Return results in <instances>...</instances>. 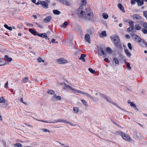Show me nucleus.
Segmentation results:
<instances>
[{
  "label": "nucleus",
  "instance_id": "c03bdc74",
  "mask_svg": "<svg viewBox=\"0 0 147 147\" xmlns=\"http://www.w3.org/2000/svg\"><path fill=\"white\" fill-rule=\"evenodd\" d=\"M106 51L107 52L109 53H111V50L109 47H107L106 49Z\"/></svg>",
  "mask_w": 147,
  "mask_h": 147
},
{
  "label": "nucleus",
  "instance_id": "b1692460",
  "mask_svg": "<svg viewBox=\"0 0 147 147\" xmlns=\"http://www.w3.org/2000/svg\"><path fill=\"white\" fill-rule=\"evenodd\" d=\"M125 52L127 55L129 57H130L131 55V53L127 49H126L125 50Z\"/></svg>",
  "mask_w": 147,
  "mask_h": 147
},
{
  "label": "nucleus",
  "instance_id": "f8f14e48",
  "mask_svg": "<svg viewBox=\"0 0 147 147\" xmlns=\"http://www.w3.org/2000/svg\"><path fill=\"white\" fill-rule=\"evenodd\" d=\"M40 4L42 5V6L45 8H47L48 7V4L47 3L44 1H40Z\"/></svg>",
  "mask_w": 147,
  "mask_h": 147
},
{
  "label": "nucleus",
  "instance_id": "cd10ccee",
  "mask_svg": "<svg viewBox=\"0 0 147 147\" xmlns=\"http://www.w3.org/2000/svg\"><path fill=\"white\" fill-rule=\"evenodd\" d=\"M53 12L56 15H59L60 13V11L57 9L53 10Z\"/></svg>",
  "mask_w": 147,
  "mask_h": 147
},
{
  "label": "nucleus",
  "instance_id": "ddd939ff",
  "mask_svg": "<svg viewBox=\"0 0 147 147\" xmlns=\"http://www.w3.org/2000/svg\"><path fill=\"white\" fill-rule=\"evenodd\" d=\"M131 17L134 19L138 20L141 19L142 17L140 16L137 14H135L131 16Z\"/></svg>",
  "mask_w": 147,
  "mask_h": 147
},
{
  "label": "nucleus",
  "instance_id": "c85d7f7f",
  "mask_svg": "<svg viewBox=\"0 0 147 147\" xmlns=\"http://www.w3.org/2000/svg\"><path fill=\"white\" fill-rule=\"evenodd\" d=\"M47 93L50 94H55V92L53 90L48 89Z\"/></svg>",
  "mask_w": 147,
  "mask_h": 147
},
{
  "label": "nucleus",
  "instance_id": "412c9836",
  "mask_svg": "<svg viewBox=\"0 0 147 147\" xmlns=\"http://www.w3.org/2000/svg\"><path fill=\"white\" fill-rule=\"evenodd\" d=\"M86 55L83 54H82L80 56V57L79 58L80 59L82 60L83 61L85 62V59H84V58L86 57Z\"/></svg>",
  "mask_w": 147,
  "mask_h": 147
},
{
  "label": "nucleus",
  "instance_id": "680f3d73",
  "mask_svg": "<svg viewBox=\"0 0 147 147\" xmlns=\"http://www.w3.org/2000/svg\"><path fill=\"white\" fill-rule=\"evenodd\" d=\"M24 124H25L26 125L28 126L29 127H32V126L31 125H30V124H27L26 123H24Z\"/></svg>",
  "mask_w": 147,
  "mask_h": 147
},
{
  "label": "nucleus",
  "instance_id": "338daca9",
  "mask_svg": "<svg viewBox=\"0 0 147 147\" xmlns=\"http://www.w3.org/2000/svg\"><path fill=\"white\" fill-rule=\"evenodd\" d=\"M0 120L1 121H2V120H3L2 117L0 114Z\"/></svg>",
  "mask_w": 147,
  "mask_h": 147
},
{
  "label": "nucleus",
  "instance_id": "052dcab7",
  "mask_svg": "<svg viewBox=\"0 0 147 147\" xmlns=\"http://www.w3.org/2000/svg\"><path fill=\"white\" fill-rule=\"evenodd\" d=\"M84 94L86 96H88V97L90 95L88 93H87L86 92H85Z\"/></svg>",
  "mask_w": 147,
  "mask_h": 147
},
{
  "label": "nucleus",
  "instance_id": "6e6d98bb",
  "mask_svg": "<svg viewBox=\"0 0 147 147\" xmlns=\"http://www.w3.org/2000/svg\"><path fill=\"white\" fill-rule=\"evenodd\" d=\"M125 37L127 39H129L130 38V36L128 34H126L125 35Z\"/></svg>",
  "mask_w": 147,
  "mask_h": 147
},
{
  "label": "nucleus",
  "instance_id": "aec40b11",
  "mask_svg": "<svg viewBox=\"0 0 147 147\" xmlns=\"http://www.w3.org/2000/svg\"><path fill=\"white\" fill-rule=\"evenodd\" d=\"M134 22L131 21L129 22L130 27L131 28V30H134L135 29V27L134 24Z\"/></svg>",
  "mask_w": 147,
  "mask_h": 147
},
{
  "label": "nucleus",
  "instance_id": "13d9d810",
  "mask_svg": "<svg viewBox=\"0 0 147 147\" xmlns=\"http://www.w3.org/2000/svg\"><path fill=\"white\" fill-rule=\"evenodd\" d=\"M8 84V82L7 81V82L5 84V86H4L5 88H6Z\"/></svg>",
  "mask_w": 147,
  "mask_h": 147
},
{
  "label": "nucleus",
  "instance_id": "bf43d9fd",
  "mask_svg": "<svg viewBox=\"0 0 147 147\" xmlns=\"http://www.w3.org/2000/svg\"><path fill=\"white\" fill-rule=\"evenodd\" d=\"M39 1L37 3H36L35 4L36 5H38L40 4V1Z\"/></svg>",
  "mask_w": 147,
  "mask_h": 147
},
{
  "label": "nucleus",
  "instance_id": "774afa93",
  "mask_svg": "<svg viewBox=\"0 0 147 147\" xmlns=\"http://www.w3.org/2000/svg\"><path fill=\"white\" fill-rule=\"evenodd\" d=\"M127 102L128 103L130 104H131V102H130V101L129 100H128Z\"/></svg>",
  "mask_w": 147,
  "mask_h": 147
},
{
  "label": "nucleus",
  "instance_id": "69168bd1",
  "mask_svg": "<svg viewBox=\"0 0 147 147\" xmlns=\"http://www.w3.org/2000/svg\"><path fill=\"white\" fill-rule=\"evenodd\" d=\"M46 2V3H47V4H48L49 3H50V1L49 0H45Z\"/></svg>",
  "mask_w": 147,
  "mask_h": 147
},
{
  "label": "nucleus",
  "instance_id": "393cba45",
  "mask_svg": "<svg viewBox=\"0 0 147 147\" xmlns=\"http://www.w3.org/2000/svg\"><path fill=\"white\" fill-rule=\"evenodd\" d=\"M6 100H5L4 98L3 97H0V103H5Z\"/></svg>",
  "mask_w": 147,
  "mask_h": 147
},
{
  "label": "nucleus",
  "instance_id": "f03ea898",
  "mask_svg": "<svg viewBox=\"0 0 147 147\" xmlns=\"http://www.w3.org/2000/svg\"><path fill=\"white\" fill-rule=\"evenodd\" d=\"M111 38L116 47H118L119 45V47H122V45L120 43V39L118 36L113 35L111 36Z\"/></svg>",
  "mask_w": 147,
  "mask_h": 147
},
{
  "label": "nucleus",
  "instance_id": "473e14b6",
  "mask_svg": "<svg viewBox=\"0 0 147 147\" xmlns=\"http://www.w3.org/2000/svg\"><path fill=\"white\" fill-rule=\"evenodd\" d=\"M4 26L5 28L9 30L10 31L12 30V28L11 27L8 26L7 25L5 24L4 25Z\"/></svg>",
  "mask_w": 147,
  "mask_h": 147
},
{
  "label": "nucleus",
  "instance_id": "2f4dec72",
  "mask_svg": "<svg viewBox=\"0 0 147 147\" xmlns=\"http://www.w3.org/2000/svg\"><path fill=\"white\" fill-rule=\"evenodd\" d=\"M113 61H115V64L117 65L119 64V61L117 59L115 58H113Z\"/></svg>",
  "mask_w": 147,
  "mask_h": 147
},
{
  "label": "nucleus",
  "instance_id": "5701e85b",
  "mask_svg": "<svg viewBox=\"0 0 147 147\" xmlns=\"http://www.w3.org/2000/svg\"><path fill=\"white\" fill-rule=\"evenodd\" d=\"M29 31L32 34H34V35H37V34L38 33L36 31H35L34 30L30 28L29 29Z\"/></svg>",
  "mask_w": 147,
  "mask_h": 147
},
{
  "label": "nucleus",
  "instance_id": "a18cd8bd",
  "mask_svg": "<svg viewBox=\"0 0 147 147\" xmlns=\"http://www.w3.org/2000/svg\"><path fill=\"white\" fill-rule=\"evenodd\" d=\"M2 60L0 58V66H2L4 65V63L2 62Z\"/></svg>",
  "mask_w": 147,
  "mask_h": 147
},
{
  "label": "nucleus",
  "instance_id": "5fc2aeb1",
  "mask_svg": "<svg viewBox=\"0 0 147 147\" xmlns=\"http://www.w3.org/2000/svg\"><path fill=\"white\" fill-rule=\"evenodd\" d=\"M143 26L145 28L147 29V23H144Z\"/></svg>",
  "mask_w": 147,
  "mask_h": 147
},
{
  "label": "nucleus",
  "instance_id": "37998d69",
  "mask_svg": "<svg viewBox=\"0 0 147 147\" xmlns=\"http://www.w3.org/2000/svg\"><path fill=\"white\" fill-rule=\"evenodd\" d=\"M77 92L78 93L81 94H84L85 92H82L80 90H76V92Z\"/></svg>",
  "mask_w": 147,
  "mask_h": 147
},
{
  "label": "nucleus",
  "instance_id": "6ab92c4d",
  "mask_svg": "<svg viewBox=\"0 0 147 147\" xmlns=\"http://www.w3.org/2000/svg\"><path fill=\"white\" fill-rule=\"evenodd\" d=\"M118 7L119 8V9L123 12H125V11L123 7L121 4L119 3L118 4Z\"/></svg>",
  "mask_w": 147,
  "mask_h": 147
},
{
  "label": "nucleus",
  "instance_id": "79ce46f5",
  "mask_svg": "<svg viewBox=\"0 0 147 147\" xmlns=\"http://www.w3.org/2000/svg\"><path fill=\"white\" fill-rule=\"evenodd\" d=\"M88 70L92 74H94L95 73V71L91 68H89Z\"/></svg>",
  "mask_w": 147,
  "mask_h": 147
},
{
  "label": "nucleus",
  "instance_id": "72a5a7b5",
  "mask_svg": "<svg viewBox=\"0 0 147 147\" xmlns=\"http://www.w3.org/2000/svg\"><path fill=\"white\" fill-rule=\"evenodd\" d=\"M81 101L83 104L86 107L88 106V104L84 100L82 99L81 100Z\"/></svg>",
  "mask_w": 147,
  "mask_h": 147
},
{
  "label": "nucleus",
  "instance_id": "2eb2a0df",
  "mask_svg": "<svg viewBox=\"0 0 147 147\" xmlns=\"http://www.w3.org/2000/svg\"><path fill=\"white\" fill-rule=\"evenodd\" d=\"M134 1L137 2L139 6H142L144 4V0H134Z\"/></svg>",
  "mask_w": 147,
  "mask_h": 147
},
{
  "label": "nucleus",
  "instance_id": "bb28decb",
  "mask_svg": "<svg viewBox=\"0 0 147 147\" xmlns=\"http://www.w3.org/2000/svg\"><path fill=\"white\" fill-rule=\"evenodd\" d=\"M5 59L7 60V61L11 62L12 60V59L11 58L9 57L7 55L5 56Z\"/></svg>",
  "mask_w": 147,
  "mask_h": 147
},
{
  "label": "nucleus",
  "instance_id": "f3484780",
  "mask_svg": "<svg viewBox=\"0 0 147 147\" xmlns=\"http://www.w3.org/2000/svg\"><path fill=\"white\" fill-rule=\"evenodd\" d=\"M52 17L51 16H49L46 17L45 18L44 21L45 23H47L49 22L51 19Z\"/></svg>",
  "mask_w": 147,
  "mask_h": 147
},
{
  "label": "nucleus",
  "instance_id": "f257e3e1",
  "mask_svg": "<svg viewBox=\"0 0 147 147\" xmlns=\"http://www.w3.org/2000/svg\"><path fill=\"white\" fill-rule=\"evenodd\" d=\"M81 2L83 5L81 6L78 9L77 15L82 19L88 20L91 19L93 17V13L90 8L84 5L87 3L86 0H82Z\"/></svg>",
  "mask_w": 147,
  "mask_h": 147
},
{
  "label": "nucleus",
  "instance_id": "e433bc0d",
  "mask_svg": "<svg viewBox=\"0 0 147 147\" xmlns=\"http://www.w3.org/2000/svg\"><path fill=\"white\" fill-rule=\"evenodd\" d=\"M135 27L137 30H140L141 28V26L139 25L138 24L136 25Z\"/></svg>",
  "mask_w": 147,
  "mask_h": 147
},
{
  "label": "nucleus",
  "instance_id": "3c124183",
  "mask_svg": "<svg viewBox=\"0 0 147 147\" xmlns=\"http://www.w3.org/2000/svg\"><path fill=\"white\" fill-rule=\"evenodd\" d=\"M42 130L44 131L45 132H48L49 133H50V131L48 130H47L45 129H42Z\"/></svg>",
  "mask_w": 147,
  "mask_h": 147
},
{
  "label": "nucleus",
  "instance_id": "8fccbe9b",
  "mask_svg": "<svg viewBox=\"0 0 147 147\" xmlns=\"http://www.w3.org/2000/svg\"><path fill=\"white\" fill-rule=\"evenodd\" d=\"M55 39H54V38H53L52 40H51V42L52 43H58V42L57 41L55 42Z\"/></svg>",
  "mask_w": 147,
  "mask_h": 147
},
{
  "label": "nucleus",
  "instance_id": "0eeeda50",
  "mask_svg": "<svg viewBox=\"0 0 147 147\" xmlns=\"http://www.w3.org/2000/svg\"><path fill=\"white\" fill-rule=\"evenodd\" d=\"M56 121L57 122H63L65 123H68L71 126H74V125L70 123L69 121H68L67 120L64 119H58L56 120Z\"/></svg>",
  "mask_w": 147,
  "mask_h": 147
},
{
  "label": "nucleus",
  "instance_id": "4468645a",
  "mask_svg": "<svg viewBox=\"0 0 147 147\" xmlns=\"http://www.w3.org/2000/svg\"><path fill=\"white\" fill-rule=\"evenodd\" d=\"M29 81V78L28 77H26L22 78L21 80L22 83L25 84L28 82Z\"/></svg>",
  "mask_w": 147,
  "mask_h": 147
},
{
  "label": "nucleus",
  "instance_id": "4be33fe9",
  "mask_svg": "<svg viewBox=\"0 0 147 147\" xmlns=\"http://www.w3.org/2000/svg\"><path fill=\"white\" fill-rule=\"evenodd\" d=\"M37 34L38 36L43 38L46 37L47 36V34L45 33H42L41 34H39L38 33V34Z\"/></svg>",
  "mask_w": 147,
  "mask_h": 147
},
{
  "label": "nucleus",
  "instance_id": "7ed1b4c3",
  "mask_svg": "<svg viewBox=\"0 0 147 147\" xmlns=\"http://www.w3.org/2000/svg\"><path fill=\"white\" fill-rule=\"evenodd\" d=\"M100 96L101 97L105 99L108 102L112 103L114 105H116L117 107H118V108L124 111L123 109L120 107L118 106V105L116 103L113 102L112 100L110 99L109 97L107 96L104 94H100ZM124 111H126L125 110H124Z\"/></svg>",
  "mask_w": 147,
  "mask_h": 147
},
{
  "label": "nucleus",
  "instance_id": "4c0bfd02",
  "mask_svg": "<svg viewBox=\"0 0 147 147\" xmlns=\"http://www.w3.org/2000/svg\"><path fill=\"white\" fill-rule=\"evenodd\" d=\"M73 110L76 113H78V109L77 107H75L74 108Z\"/></svg>",
  "mask_w": 147,
  "mask_h": 147
},
{
  "label": "nucleus",
  "instance_id": "de8ad7c7",
  "mask_svg": "<svg viewBox=\"0 0 147 147\" xmlns=\"http://www.w3.org/2000/svg\"><path fill=\"white\" fill-rule=\"evenodd\" d=\"M142 32L145 34L147 33V30L145 28L142 29Z\"/></svg>",
  "mask_w": 147,
  "mask_h": 147
},
{
  "label": "nucleus",
  "instance_id": "7c9ffc66",
  "mask_svg": "<svg viewBox=\"0 0 147 147\" xmlns=\"http://www.w3.org/2000/svg\"><path fill=\"white\" fill-rule=\"evenodd\" d=\"M102 16L103 18L105 19H107L108 17V16L105 13H104L102 14Z\"/></svg>",
  "mask_w": 147,
  "mask_h": 147
},
{
  "label": "nucleus",
  "instance_id": "a19ab883",
  "mask_svg": "<svg viewBox=\"0 0 147 147\" xmlns=\"http://www.w3.org/2000/svg\"><path fill=\"white\" fill-rule=\"evenodd\" d=\"M87 32L90 34H92L94 33L93 31L92 30L90 29H88L87 31Z\"/></svg>",
  "mask_w": 147,
  "mask_h": 147
},
{
  "label": "nucleus",
  "instance_id": "603ef678",
  "mask_svg": "<svg viewBox=\"0 0 147 147\" xmlns=\"http://www.w3.org/2000/svg\"><path fill=\"white\" fill-rule=\"evenodd\" d=\"M131 30V28L129 27L127 29V31L128 32H130L133 30Z\"/></svg>",
  "mask_w": 147,
  "mask_h": 147
},
{
  "label": "nucleus",
  "instance_id": "20e7f679",
  "mask_svg": "<svg viewBox=\"0 0 147 147\" xmlns=\"http://www.w3.org/2000/svg\"><path fill=\"white\" fill-rule=\"evenodd\" d=\"M120 135L123 139L127 141H129L131 140L129 136L125 133H124L122 132H120Z\"/></svg>",
  "mask_w": 147,
  "mask_h": 147
},
{
  "label": "nucleus",
  "instance_id": "4d7b16f0",
  "mask_svg": "<svg viewBox=\"0 0 147 147\" xmlns=\"http://www.w3.org/2000/svg\"><path fill=\"white\" fill-rule=\"evenodd\" d=\"M135 1L134 0H131V3L132 4H135Z\"/></svg>",
  "mask_w": 147,
  "mask_h": 147
},
{
  "label": "nucleus",
  "instance_id": "864d4df0",
  "mask_svg": "<svg viewBox=\"0 0 147 147\" xmlns=\"http://www.w3.org/2000/svg\"><path fill=\"white\" fill-rule=\"evenodd\" d=\"M20 101H21V102H22L25 105H26V102H24L23 101V98H20Z\"/></svg>",
  "mask_w": 147,
  "mask_h": 147
},
{
  "label": "nucleus",
  "instance_id": "e2e57ef3",
  "mask_svg": "<svg viewBox=\"0 0 147 147\" xmlns=\"http://www.w3.org/2000/svg\"><path fill=\"white\" fill-rule=\"evenodd\" d=\"M104 60L106 62H107L109 61V59L108 58H106L104 59Z\"/></svg>",
  "mask_w": 147,
  "mask_h": 147
},
{
  "label": "nucleus",
  "instance_id": "58836bf2",
  "mask_svg": "<svg viewBox=\"0 0 147 147\" xmlns=\"http://www.w3.org/2000/svg\"><path fill=\"white\" fill-rule=\"evenodd\" d=\"M37 60L40 63L42 62H44V60H42V58L40 57L38 58V59Z\"/></svg>",
  "mask_w": 147,
  "mask_h": 147
},
{
  "label": "nucleus",
  "instance_id": "423d86ee",
  "mask_svg": "<svg viewBox=\"0 0 147 147\" xmlns=\"http://www.w3.org/2000/svg\"><path fill=\"white\" fill-rule=\"evenodd\" d=\"M131 36L136 42L138 43L141 42L142 39L139 36L135 34H131Z\"/></svg>",
  "mask_w": 147,
  "mask_h": 147
},
{
  "label": "nucleus",
  "instance_id": "ea45409f",
  "mask_svg": "<svg viewBox=\"0 0 147 147\" xmlns=\"http://www.w3.org/2000/svg\"><path fill=\"white\" fill-rule=\"evenodd\" d=\"M127 45H128V47L129 49L130 50H132V48L131 46V44L130 43H128V44H127Z\"/></svg>",
  "mask_w": 147,
  "mask_h": 147
},
{
  "label": "nucleus",
  "instance_id": "9b49d317",
  "mask_svg": "<svg viewBox=\"0 0 147 147\" xmlns=\"http://www.w3.org/2000/svg\"><path fill=\"white\" fill-rule=\"evenodd\" d=\"M61 99V97L60 96H57L55 94L54 95L52 98L53 100L56 101L57 100H60Z\"/></svg>",
  "mask_w": 147,
  "mask_h": 147
},
{
  "label": "nucleus",
  "instance_id": "49530a36",
  "mask_svg": "<svg viewBox=\"0 0 147 147\" xmlns=\"http://www.w3.org/2000/svg\"><path fill=\"white\" fill-rule=\"evenodd\" d=\"M90 98V99L92 100H93L94 101H94V98L92 97L91 95H89V96H88Z\"/></svg>",
  "mask_w": 147,
  "mask_h": 147
},
{
  "label": "nucleus",
  "instance_id": "09e8293b",
  "mask_svg": "<svg viewBox=\"0 0 147 147\" xmlns=\"http://www.w3.org/2000/svg\"><path fill=\"white\" fill-rule=\"evenodd\" d=\"M130 105L132 107H136V105L134 104V102H131V104H130Z\"/></svg>",
  "mask_w": 147,
  "mask_h": 147
},
{
  "label": "nucleus",
  "instance_id": "c756f323",
  "mask_svg": "<svg viewBox=\"0 0 147 147\" xmlns=\"http://www.w3.org/2000/svg\"><path fill=\"white\" fill-rule=\"evenodd\" d=\"M14 147H22V145L20 143H16L14 144Z\"/></svg>",
  "mask_w": 147,
  "mask_h": 147
},
{
  "label": "nucleus",
  "instance_id": "a211bd4d",
  "mask_svg": "<svg viewBox=\"0 0 147 147\" xmlns=\"http://www.w3.org/2000/svg\"><path fill=\"white\" fill-rule=\"evenodd\" d=\"M34 119L36 120H37V121H41V122H45V123H57V122L56 121V120H55L54 121H50V122H48L47 121H44V120H38V119H37L35 118H34Z\"/></svg>",
  "mask_w": 147,
  "mask_h": 147
},
{
  "label": "nucleus",
  "instance_id": "39448f33",
  "mask_svg": "<svg viewBox=\"0 0 147 147\" xmlns=\"http://www.w3.org/2000/svg\"><path fill=\"white\" fill-rule=\"evenodd\" d=\"M98 51L97 53H98L99 55L102 56L105 55L106 53L103 50L102 47L101 46H97Z\"/></svg>",
  "mask_w": 147,
  "mask_h": 147
},
{
  "label": "nucleus",
  "instance_id": "dca6fc26",
  "mask_svg": "<svg viewBox=\"0 0 147 147\" xmlns=\"http://www.w3.org/2000/svg\"><path fill=\"white\" fill-rule=\"evenodd\" d=\"M85 39L86 41L88 42L89 43H90V37L89 34H86L85 36Z\"/></svg>",
  "mask_w": 147,
  "mask_h": 147
},
{
  "label": "nucleus",
  "instance_id": "0e129e2a",
  "mask_svg": "<svg viewBox=\"0 0 147 147\" xmlns=\"http://www.w3.org/2000/svg\"><path fill=\"white\" fill-rule=\"evenodd\" d=\"M32 16L35 19H36L37 18V16L35 15H33Z\"/></svg>",
  "mask_w": 147,
  "mask_h": 147
},
{
  "label": "nucleus",
  "instance_id": "6e6552de",
  "mask_svg": "<svg viewBox=\"0 0 147 147\" xmlns=\"http://www.w3.org/2000/svg\"><path fill=\"white\" fill-rule=\"evenodd\" d=\"M57 62L59 64H64L67 63V61L63 58L57 59Z\"/></svg>",
  "mask_w": 147,
  "mask_h": 147
},
{
  "label": "nucleus",
  "instance_id": "c9c22d12",
  "mask_svg": "<svg viewBox=\"0 0 147 147\" xmlns=\"http://www.w3.org/2000/svg\"><path fill=\"white\" fill-rule=\"evenodd\" d=\"M127 68L128 70H130L131 69V67L130 66V64L129 63H126Z\"/></svg>",
  "mask_w": 147,
  "mask_h": 147
},
{
  "label": "nucleus",
  "instance_id": "f704fd0d",
  "mask_svg": "<svg viewBox=\"0 0 147 147\" xmlns=\"http://www.w3.org/2000/svg\"><path fill=\"white\" fill-rule=\"evenodd\" d=\"M68 22H65L61 26V27H66L68 25Z\"/></svg>",
  "mask_w": 147,
  "mask_h": 147
},
{
  "label": "nucleus",
  "instance_id": "a878e982",
  "mask_svg": "<svg viewBox=\"0 0 147 147\" xmlns=\"http://www.w3.org/2000/svg\"><path fill=\"white\" fill-rule=\"evenodd\" d=\"M107 36L106 31L104 30L101 32V34L100 35V36L102 37L103 36Z\"/></svg>",
  "mask_w": 147,
  "mask_h": 147
},
{
  "label": "nucleus",
  "instance_id": "9d476101",
  "mask_svg": "<svg viewBox=\"0 0 147 147\" xmlns=\"http://www.w3.org/2000/svg\"><path fill=\"white\" fill-rule=\"evenodd\" d=\"M60 2L67 6H69L71 3L67 0H59Z\"/></svg>",
  "mask_w": 147,
  "mask_h": 147
},
{
  "label": "nucleus",
  "instance_id": "1a4fd4ad",
  "mask_svg": "<svg viewBox=\"0 0 147 147\" xmlns=\"http://www.w3.org/2000/svg\"><path fill=\"white\" fill-rule=\"evenodd\" d=\"M64 86L63 88L64 89H66L67 88H69L73 92H74V93H76V89L73 88L70 85L67 84L65 83L64 84Z\"/></svg>",
  "mask_w": 147,
  "mask_h": 147
}]
</instances>
